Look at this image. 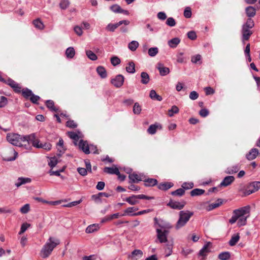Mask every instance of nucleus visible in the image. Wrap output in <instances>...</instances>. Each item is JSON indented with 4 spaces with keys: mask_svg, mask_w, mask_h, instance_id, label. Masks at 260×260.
<instances>
[{
    "mask_svg": "<svg viewBox=\"0 0 260 260\" xmlns=\"http://www.w3.org/2000/svg\"><path fill=\"white\" fill-rule=\"evenodd\" d=\"M104 172L109 174H119V170L117 168L105 167Z\"/></svg>",
    "mask_w": 260,
    "mask_h": 260,
    "instance_id": "27",
    "label": "nucleus"
},
{
    "mask_svg": "<svg viewBox=\"0 0 260 260\" xmlns=\"http://www.w3.org/2000/svg\"><path fill=\"white\" fill-rule=\"evenodd\" d=\"M131 182L137 183L140 181H143L145 176L143 175H138L135 173H133L129 175L128 176Z\"/></svg>",
    "mask_w": 260,
    "mask_h": 260,
    "instance_id": "13",
    "label": "nucleus"
},
{
    "mask_svg": "<svg viewBox=\"0 0 260 260\" xmlns=\"http://www.w3.org/2000/svg\"><path fill=\"white\" fill-rule=\"evenodd\" d=\"M185 193V191L183 188H179L174 191L171 192L173 196H177L179 197L182 196Z\"/></svg>",
    "mask_w": 260,
    "mask_h": 260,
    "instance_id": "49",
    "label": "nucleus"
},
{
    "mask_svg": "<svg viewBox=\"0 0 260 260\" xmlns=\"http://www.w3.org/2000/svg\"><path fill=\"white\" fill-rule=\"evenodd\" d=\"M79 147L85 154H87L90 153L89 146L86 141L81 140L79 143Z\"/></svg>",
    "mask_w": 260,
    "mask_h": 260,
    "instance_id": "14",
    "label": "nucleus"
},
{
    "mask_svg": "<svg viewBox=\"0 0 260 260\" xmlns=\"http://www.w3.org/2000/svg\"><path fill=\"white\" fill-rule=\"evenodd\" d=\"M191 11L190 7L185 8L184 11V16L186 18H189L191 17Z\"/></svg>",
    "mask_w": 260,
    "mask_h": 260,
    "instance_id": "57",
    "label": "nucleus"
},
{
    "mask_svg": "<svg viewBox=\"0 0 260 260\" xmlns=\"http://www.w3.org/2000/svg\"><path fill=\"white\" fill-rule=\"evenodd\" d=\"M7 99L4 96L1 97L0 108L4 107L7 104Z\"/></svg>",
    "mask_w": 260,
    "mask_h": 260,
    "instance_id": "62",
    "label": "nucleus"
},
{
    "mask_svg": "<svg viewBox=\"0 0 260 260\" xmlns=\"http://www.w3.org/2000/svg\"><path fill=\"white\" fill-rule=\"evenodd\" d=\"M31 181V179L29 178H23V177H19L17 179V182L15 183V185L19 187L21 185L27 183H29Z\"/></svg>",
    "mask_w": 260,
    "mask_h": 260,
    "instance_id": "25",
    "label": "nucleus"
},
{
    "mask_svg": "<svg viewBox=\"0 0 260 260\" xmlns=\"http://www.w3.org/2000/svg\"><path fill=\"white\" fill-rule=\"evenodd\" d=\"M180 42L178 38H174L168 41V45L171 48H175Z\"/></svg>",
    "mask_w": 260,
    "mask_h": 260,
    "instance_id": "32",
    "label": "nucleus"
},
{
    "mask_svg": "<svg viewBox=\"0 0 260 260\" xmlns=\"http://www.w3.org/2000/svg\"><path fill=\"white\" fill-rule=\"evenodd\" d=\"M141 111V107L138 103H136L133 107V112L135 114H139Z\"/></svg>",
    "mask_w": 260,
    "mask_h": 260,
    "instance_id": "52",
    "label": "nucleus"
},
{
    "mask_svg": "<svg viewBox=\"0 0 260 260\" xmlns=\"http://www.w3.org/2000/svg\"><path fill=\"white\" fill-rule=\"evenodd\" d=\"M141 82L143 84H148L150 81L149 76L146 72H142L141 74Z\"/></svg>",
    "mask_w": 260,
    "mask_h": 260,
    "instance_id": "29",
    "label": "nucleus"
},
{
    "mask_svg": "<svg viewBox=\"0 0 260 260\" xmlns=\"http://www.w3.org/2000/svg\"><path fill=\"white\" fill-rule=\"evenodd\" d=\"M33 94L34 93L32 91L27 88L23 89L22 90V94L23 96L27 100L29 99L30 97H31Z\"/></svg>",
    "mask_w": 260,
    "mask_h": 260,
    "instance_id": "35",
    "label": "nucleus"
},
{
    "mask_svg": "<svg viewBox=\"0 0 260 260\" xmlns=\"http://www.w3.org/2000/svg\"><path fill=\"white\" fill-rule=\"evenodd\" d=\"M205 190L202 189L195 188L190 191V195L192 197L200 196L204 193Z\"/></svg>",
    "mask_w": 260,
    "mask_h": 260,
    "instance_id": "38",
    "label": "nucleus"
},
{
    "mask_svg": "<svg viewBox=\"0 0 260 260\" xmlns=\"http://www.w3.org/2000/svg\"><path fill=\"white\" fill-rule=\"evenodd\" d=\"M58 162L57 158L56 157H51L50 161L48 162V165L51 169H53Z\"/></svg>",
    "mask_w": 260,
    "mask_h": 260,
    "instance_id": "50",
    "label": "nucleus"
},
{
    "mask_svg": "<svg viewBox=\"0 0 260 260\" xmlns=\"http://www.w3.org/2000/svg\"><path fill=\"white\" fill-rule=\"evenodd\" d=\"M139 46V43L136 41H132L128 45L129 50L132 51H135Z\"/></svg>",
    "mask_w": 260,
    "mask_h": 260,
    "instance_id": "41",
    "label": "nucleus"
},
{
    "mask_svg": "<svg viewBox=\"0 0 260 260\" xmlns=\"http://www.w3.org/2000/svg\"><path fill=\"white\" fill-rule=\"evenodd\" d=\"M6 83L14 89L17 92H20L21 87L19 85L11 79L7 80Z\"/></svg>",
    "mask_w": 260,
    "mask_h": 260,
    "instance_id": "15",
    "label": "nucleus"
},
{
    "mask_svg": "<svg viewBox=\"0 0 260 260\" xmlns=\"http://www.w3.org/2000/svg\"><path fill=\"white\" fill-rule=\"evenodd\" d=\"M241 211L238 209L235 210L233 212V215L229 220V222L231 224H233L238 220V217L241 215Z\"/></svg>",
    "mask_w": 260,
    "mask_h": 260,
    "instance_id": "23",
    "label": "nucleus"
},
{
    "mask_svg": "<svg viewBox=\"0 0 260 260\" xmlns=\"http://www.w3.org/2000/svg\"><path fill=\"white\" fill-rule=\"evenodd\" d=\"M245 12L248 17L251 18L255 15L256 10L253 7L248 6L246 8Z\"/></svg>",
    "mask_w": 260,
    "mask_h": 260,
    "instance_id": "24",
    "label": "nucleus"
},
{
    "mask_svg": "<svg viewBox=\"0 0 260 260\" xmlns=\"http://www.w3.org/2000/svg\"><path fill=\"white\" fill-rule=\"evenodd\" d=\"M157 69L158 70L160 75L162 76H166L170 73L169 68L164 67L161 63L157 64Z\"/></svg>",
    "mask_w": 260,
    "mask_h": 260,
    "instance_id": "16",
    "label": "nucleus"
},
{
    "mask_svg": "<svg viewBox=\"0 0 260 260\" xmlns=\"http://www.w3.org/2000/svg\"><path fill=\"white\" fill-rule=\"evenodd\" d=\"M154 220L155 221V224H157L159 228V229L162 231L168 230L172 227L170 223L164 220H158L156 217L154 218Z\"/></svg>",
    "mask_w": 260,
    "mask_h": 260,
    "instance_id": "10",
    "label": "nucleus"
},
{
    "mask_svg": "<svg viewBox=\"0 0 260 260\" xmlns=\"http://www.w3.org/2000/svg\"><path fill=\"white\" fill-rule=\"evenodd\" d=\"M126 71L127 72L131 74H133L136 72L135 64L133 61L128 62L127 66L126 67Z\"/></svg>",
    "mask_w": 260,
    "mask_h": 260,
    "instance_id": "34",
    "label": "nucleus"
},
{
    "mask_svg": "<svg viewBox=\"0 0 260 260\" xmlns=\"http://www.w3.org/2000/svg\"><path fill=\"white\" fill-rule=\"evenodd\" d=\"M258 154V149L256 148H252L246 155V157L248 160H252L256 158Z\"/></svg>",
    "mask_w": 260,
    "mask_h": 260,
    "instance_id": "21",
    "label": "nucleus"
},
{
    "mask_svg": "<svg viewBox=\"0 0 260 260\" xmlns=\"http://www.w3.org/2000/svg\"><path fill=\"white\" fill-rule=\"evenodd\" d=\"M172 182H164L161 183L158 185V188L162 190H167L173 186Z\"/></svg>",
    "mask_w": 260,
    "mask_h": 260,
    "instance_id": "26",
    "label": "nucleus"
},
{
    "mask_svg": "<svg viewBox=\"0 0 260 260\" xmlns=\"http://www.w3.org/2000/svg\"><path fill=\"white\" fill-rule=\"evenodd\" d=\"M64 171V168L62 169H60L59 170H57V171H53L52 170V169H51L48 172V173L49 174V175L50 176H60V173L61 172H62L63 171Z\"/></svg>",
    "mask_w": 260,
    "mask_h": 260,
    "instance_id": "54",
    "label": "nucleus"
},
{
    "mask_svg": "<svg viewBox=\"0 0 260 260\" xmlns=\"http://www.w3.org/2000/svg\"><path fill=\"white\" fill-rule=\"evenodd\" d=\"M201 56L200 54H197L196 55L193 56L191 57V61L194 63H197L201 60Z\"/></svg>",
    "mask_w": 260,
    "mask_h": 260,
    "instance_id": "61",
    "label": "nucleus"
},
{
    "mask_svg": "<svg viewBox=\"0 0 260 260\" xmlns=\"http://www.w3.org/2000/svg\"><path fill=\"white\" fill-rule=\"evenodd\" d=\"M23 143H27V148L26 149H28L29 148H30L29 146L30 144H31L34 147H36L38 146L39 143L40 142L39 140L36 138V136L35 134H31L28 135L23 136Z\"/></svg>",
    "mask_w": 260,
    "mask_h": 260,
    "instance_id": "6",
    "label": "nucleus"
},
{
    "mask_svg": "<svg viewBox=\"0 0 260 260\" xmlns=\"http://www.w3.org/2000/svg\"><path fill=\"white\" fill-rule=\"evenodd\" d=\"M143 256V252L142 250L139 249H136L134 250L132 252V255L129 256V257H131L132 258L137 260L140 258H141Z\"/></svg>",
    "mask_w": 260,
    "mask_h": 260,
    "instance_id": "22",
    "label": "nucleus"
},
{
    "mask_svg": "<svg viewBox=\"0 0 260 260\" xmlns=\"http://www.w3.org/2000/svg\"><path fill=\"white\" fill-rule=\"evenodd\" d=\"M144 185L146 187L154 186L157 184V180L153 178L143 179Z\"/></svg>",
    "mask_w": 260,
    "mask_h": 260,
    "instance_id": "19",
    "label": "nucleus"
},
{
    "mask_svg": "<svg viewBox=\"0 0 260 260\" xmlns=\"http://www.w3.org/2000/svg\"><path fill=\"white\" fill-rule=\"evenodd\" d=\"M240 236L238 234L233 236L230 240L229 243L230 246H234L239 241Z\"/></svg>",
    "mask_w": 260,
    "mask_h": 260,
    "instance_id": "39",
    "label": "nucleus"
},
{
    "mask_svg": "<svg viewBox=\"0 0 260 260\" xmlns=\"http://www.w3.org/2000/svg\"><path fill=\"white\" fill-rule=\"evenodd\" d=\"M70 2L68 0H61L59 4L60 8L61 9H66L69 6Z\"/></svg>",
    "mask_w": 260,
    "mask_h": 260,
    "instance_id": "53",
    "label": "nucleus"
},
{
    "mask_svg": "<svg viewBox=\"0 0 260 260\" xmlns=\"http://www.w3.org/2000/svg\"><path fill=\"white\" fill-rule=\"evenodd\" d=\"M161 128V126L160 124L155 123V124H151L147 129V132L150 135H154L156 133L157 128Z\"/></svg>",
    "mask_w": 260,
    "mask_h": 260,
    "instance_id": "20",
    "label": "nucleus"
},
{
    "mask_svg": "<svg viewBox=\"0 0 260 260\" xmlns=\"http://www.w3.org/2000/svg\"><path fill=\"white\" fill-rule=\"evenodd\" d=\"M7 140L13 145L18 147H24L25 149L27 148L26 144H23V135H20L18 134L10 133L7 135Z\"/></svg>",
    "mask_w": 260,
    "mask_h": 260,
    "instance_id": "2",
    "label": "nucleus"
},
{
    "mask_svg": "<svg viewBox=\"0 0 260 260\" xmlns=\"http://www.w3.org/2000/svg\"><path fill=\"white\" fill-rule=\"evenodd\" d=\"M185 202H176L171 200L168 204L167 206H169L172 209L180 210L182 209L185 206Z\"/></svg>",
    "mask_w": 260,
    "mask_h": 260,
    "instance_id": "11",
    "label": "nucleus"
},
{
    "mask_svg": "<svg viewBox=\"0 0 260 260\" xmlns=\"http://www.w3.org/2000/svg\"><path fill=\"white\" fill-rule=\"evenodd\" d=\"M157 238L161 243H165L168 241L167 236L169 234L168 230L162 231L160 229H156Z\"/></svg>",
    "mask_w": 260,
    "mask_h": 260,
    "instance_id": "7",
    "label": "nucleus"
},
{
    "mask_svg": "<svg viewBox=\"0 0 260 260\" xmlns=\"http://www.w3.org/2000/svg\"><path fill=\"white\" fill-rule=\"evenodd\" d=\"M33 24L38 29H42L44 28V24L39 19L34 20L33 21Z\"/></svg>",
    "mask_w": 260,
    "mask_h": 260,
    "instance_id": "45",
    "label": "nucleus"
},
{
    "mask_svg": "<svg viewBox=\"0 0 260 260\" xmlns=\"http://www.w3.org/2000/svg\"><path fill=\"white\" fill-rule=\"evenodd\" d=\"M238 210L241 211V215L238 217V225L239 226H241L246 224L247 218L248 217L247 214H248L249 212L250 207L248 206L243 207L238 209Z\"/></svg>",
    "mask_w": 260,
    "mask_h": 260,
    "instance_id": "4",
    "label": "nucleus"
},
{
    "mask_svg": "<svg viewBox=\"0 0 260 260\" xmlns=\"http://www.w3.org/2000/svg\"><path fill=\"white\" fill-rule=\"evenodd\" d=\"M260 189V182L254 181L249 184L245 190H241L244 196H248Z\"/></svg>",
    "mask_w": 260,
    "mask_h": 260,
    "instance_id": "5",
    "label": "nucleus"
},
{
    "mask_svg": "<svg viewBox=\"0 0 260 260\" xmlns=\"http://www.w3.org/2000/svg\"><path fill=\"white\" fill-rule=\"evenodd\" d=\"M158 52L157 47H151L148 49V53L151 57L155 56Z\"/></svg>",
    "mask_w": 260,
    "mask_h": 260,
    "instance_id": "47",
    "label": "nucleus"
},
{
    "mask_svg": "<svg viewBox=\"0 0 260 260\" xmlns=\"http://www.w3.org/2000/svg\"><path fill=\"white\" fill-rule=\"evenodd\" d=\"M121 8L117 4H114L112 5L110 7V10L115 13H119L120 12Z\"/></svg>",
    "mask_w": 260,
    "mask_h": 260,
    "instance_id": "55",
    "label": "nucleus"
},
{
    "mask_svg": "<svg viewBox=\"0 0 260 260\" xmlns=\"http://www.w3.org/2000/svg\"><path fill=\"white\" fill-rule=\"evenodd\" d=\"M111 63L113 66H116L120 63V59L117 56L111 58Z\"/></svg>",
    "mask_w": 260,
    "mask_h": 260,
    "instance_id": "58",
    "label": "nucleus"
},
{
    "mask_svg": "<svg viewBox=\"0 0 260 260\" xmlns=\"http://www.w3.org/2000/svg\"><path fill=\"white\" fill-rule=\"evenodd\" d=\"M149 96L151 99L155 100L158 101H161L162 100V97L157 94L154 90H151L150 91Z\"/></svg>",
    "mask_w": 260,
    "mask_h": 260,
    "instance_id": "36",
    "label": "nucleus"
},
{
    "mask_svg": "<svg viewBox=\"0 0 260 260\" xmlns=\"http://www.w3.org/2000/svg\"><path fill=\"white\" fill-rule=\"evenodd\" d=\"M187 37L191 40H194L197 38V35L194 31H190L187 33Z\"/></svg>",
    "mask_w": 260,
    "mask_h": 260,
    "instance_id": "63",
    "label": "nucleus"
},
{
    "mask_svg": "<svg viewBox=\"0 0 260 260\" xmlns=\"http://www.w3.org/2000/svg\"><path fill=\"white\" fill-rule=\"evenodd\" d=\"M69 137L74 140V144L75 145H77V141H78L79 137L77 133L74 132H68Z\"/></svg>",
    "mask_w": 260,
    "mask_h": 260,
    "instance_id": "44",
    "label": "nucleus"
},
{
    "mask_svg": "<svg viewBox=\"0 0 260 260\" xmlns=\"http://www.w3.org/2000/svg\"><path fill=\"white\" fill-rule=\"evenodd\" d=\"M166 23L167 25L171 27L175 26L176 24L175 20L173 17H169L167 19Z\"/></svg>",
    "mask_w": 260,
    "mask_h": 260,
    "instance_id": "56",
    "label": "nucleus"
},
{
    "mask_svg": "<svg viewBox=\"0 0 260 260\" xmlns=\"http://www.w3.org/2000/svg\"><path fill=\"white\" fill-rule=\"evenodd\" d=\"M179 108L176 106H173L172 108L168 110V115L170 117L174 116V114H177L179 112Z\"/></svg>",
    "mask_w": 260,
    "mask_h": 260,
    "instance_id": "42",
    "label": "nucleus"
},
{
    "mask_svg": "<svg viewBox=\"0 0 260 260\" xmlns=\"http://www.w3.org/2000/svg\"><path fill=\"white\" fill-rule=\"evenodd\" d=\"M193 187V183L192 182L187 183L184 182L182 184V187L184 189H189Z\"/></svg>",
    "mask_w": 260,
    "mask_h": 260,
    "instance_id": "60",
    "label": "nucleus"
},
{
    "mask_svg": "<svg viewBox=\"0 0 260 260\" xmlns=\"http://www.w3.org/2000/svg\"><path fill=\"white\" fill-rule=\"evenodd\" d=\"M46 106L51 111L53 112H57L58 108L55 107L54 103L53 101L49 100L46 101Z\"/></svg>",
    "mask_w": 260,
    "mask_h": 260,
    "instance_id": "30",
    "label": "nucleus"
},
{
    "mask_svg": "<svg viewBox=\"0 0 260 260\" xmlns=\"http://www.w3.org/2000/svg\"><path fill=\"white\" fill-rule=\"evenodd\" d=\"M99 229L98 224H93L88 225L86 229L85 232L86 233H92L95 231H96Z\"/></svg>",
    "mask_w": 260,
    "mask_h": 260,
    "instance_id": "31",
    "label": "nucleus"
},
{
    "mask_svg": "<svg viewBox=\"0 0 260 260\" xmlns=\"http://www.w3.org/2000/svg\"><path fill=\"white\" fill-rule=\"evenodd\" d=\"M30 210V206L28 204H26L23 206L20 209V212L23 214H26Z\"/></svg>",
    "mask_w": 260,
    "mask_h": 260,
    "instance_id": "59",
    "label": "nucleus"
},
{
    "mask_svg": "<svg viewBox=\"0 0 260 260\" xmlns=\"http://www.w3.org/2000/svg\"><path fill=\"white\" fill-rule=\"evenodd\" d=\"M211 245L210 242L205 244L202 248L200 250L199 255L200 256H206L210 252L209 247Z\"/></svg>",
    "mask_w": 260,
    "mask_h": 260,
    "instance_id": "17",
    "label": "nucleus"
},
{
    "mask_svg": "<svg viewBox=\"0 0 260 260\" xmlns=\"http://www.w3.org/2000/svg\"><path fill=\"white\" fill-rule=\"evenodd\" d=\"M124 81V76L121 74H119L111 79V83L115 87L119 88L123 85Z\"/></svg>",
    "mask_w": 260,
    "mask_h": 260,
    "instance_id": "9",
    "label": "nucleus"
},
{
    "mask_svg": "<svg viewBox=\"0 0 260 260\" xmlns=\"http://www.w3.org/2000/svg\"><path fill=\"white\" fill-rule=\"evenodd\" d=\"M125 201L131 205H135L139 203V201L138 200V198H137L136 195H133L126 198L125 199Z\"/></svg>",
    "mask_w": 260,
    "mask_h": 260,
    "instance_id": "28",
    "label": "nucleus"
},
{
    "mask_svg": "<svg viewBox=\"0 0 260 260\" xmlns=\"http://www.w3.org/2000/svg\"><path fill=\"white\" fill-rule=\"evenodd\" d=\"M254 26V23L253 20L251 19V18H249L247 19L245 23H244L242 26L249 28L251 29Z\"/></svg>",
    "mask_w": 260,
    "mask_h": 260,
    "instance_id": "43",
    "label": "nucleus"
},
{
    "mask_svg": "<svg viewBox=\"0 0 260 260\" xmlns=\"http://www.w3.org/2000/svg\"><path fill=\"white\" fill-rule=\"evenodd\" d=\"M234 180L235 178L233 176H226L220 183V185L221 186H227L231 184Z\"/></svg>",
    "mask_w": 260,
    "mask_h": 260,
    "instance_id": "18",
    "label": "nucleus"
},
{
    "mask_svg": "<svg viewBox=\"0 0 260 260\" xmlns=\"http://www.w3.org/2000/svg\"><path fill=\"white\" fill-rule=\"evenodd\" d=\"M193 213L189 211L182 210L179 212V218L176 224V229L178 230L184 226L189 221Z\"/></svg>",
    "mask_w": 260,
    "mask_h": 260,
    "instance_id": "3",
    "label": "nucleus"
},
{
    "mask_svg": "<svg viewBox=\"0 0 260 260\" xmlns=\"http://www.w3.org/2000/svg\"><path fill=\"white\" fill-rule=\"evenodd\" d=\"M75 54V51L73 47H69L66 51V55L68 58H72Z\"/></svg>",
    "mask_w": 260,
    "mask_h": 260,
    "instance_id": "37",
    "label": "nucleus"
},
{
    "mask_svg": "<svg viewBox=\"0 0 260 260\" xmlns=\"http://www.w3.org/2000/svg\"><path fill=\"white\" fill-rule=\"evenodd\" d=\"M40 98L38 95H35L33 94L31 97H30V101L34 104H38V101L40 100Z\"/></svg>",
    "mask_w": 260,
    "mask_h": 260,
    "instance_id": "64",
    "label": "nucleus"
},
{
    "mask_svg": "<svg viewBox=\"0 0 260 260\" xmlns=\"http://www.w3.org/2000/svg\"><path fill=\"white\" fill-rule=\"evenodd\" d=\"M218 257L220 260H228L230 257V254L229 252H223L220 253Z\"/></svg>",
    "mask_w": 260,
    "mask_h": 260,
    "instance_id": "48",
    "label": "nucleus"
},
{
    "mask_svg": "<svg viewBox=\"0 0 260 260\" xmlns=\"http://www.w3.org/2000/svg\"><path fill=\"white\" fill-rule=\"evenodd\" d=\"M242 40L243 42L245 41H247L249 39L250 37L252 34V31L250 30V28L242 27Z\"/></svg>",
    "mask_w": 260,
    "mask_h": 260,
    "instance_id": "12",
    "label": "nucleus"
},
{
    "mask_svg": "<svg viewBox=\"0 0 260 260\" xmlns=\"http://www.w3.org/2000/svg\"><path fill=\"white\" fill-rule=\"evenodd\" d=\"M60 243L59 240L50 237L41 251V255L43 258L48 257L54 248Z\"/></svg>",
    "mask_w": 260,
    "mask_h": 260,
    "instance_id": "1",
    "label": "nucleus"
},
{
    "mask_svg": "<svg viewBox=\"0 0 260 260\" xmlns=\"http://www.w3.org/2000/svg\"><path fill=\"white\" fill-rule=\"evenodd\" d=\"M239 167L237 165L233 166L227 168L226 173L229 174H233L239 171Z\"/></svg>",
    "mask_w": 260,
    "mask_h": 260,
    "instance_id": "40",
    "label": "nucleus"
},
{
    "mask_svg": "<svg viewBox=\"0 0 260 260\" xmlns=\"http://www.w3.org/2000/svg\"><path fill=\"white\" fill-rule=\"evenodd\" d=\"M86 54L87 57L92 60H95L97 59L98 57L95 53H94L91 50H87L86 51Z\"/></svg>",
    "mask_w": 260,
    "mask_h": 260,
    "instance_id": "51",
    "label": "nucleus"
},
{
    "mask_svg": "<svg viewBox=\"0 0 260 260\" xmlns=\"http://www.w3.org/2000/svg\"><path fill=\"white\" fill-rule=\"evenodd\" d=\"M130 23V21L127 20H121L115 24L109 23L106 27V29L109 31L113 32L119 26L124 24L128 25Z\"/></svg>",
    "mask_w": 260,
    "mask_h": 260,
    "instance_id": "8",
    "label": "nucleus"
},
{
    "mask_svg": "<svg viewBox=\"0 0 260 260\" xmlns=\"http://www.w3.org/2000/svg\"><path fill=\"white\" fill-rule=\"evenodd\" d=\"M37 148H43L46 150H49L51 149V145L50 143H45L43 144V143H40V142H39Z\"/></svg>",
    "mask_w": 260,
    "mask_h": 260,
    "instance_id": "46",
    "label": "nucleus"
},
{
    "mask_svg": "<svg viewBox=\"0 0 260 260\" xmlns=\"http://www.w3.org/2000/svg\"><path fill=\"white\" fill-rule=\"evenodd\" d=\"M96 72L101 78H105L107 77V72L104 67L102 66L98 67L96 68Z\"/></svg>",
    "mask_w": 260,
    "mask_h": 260,
    "instance_id": "33",
    "label": "nucleus"
}]
</instances>
